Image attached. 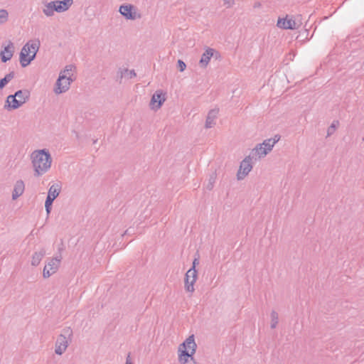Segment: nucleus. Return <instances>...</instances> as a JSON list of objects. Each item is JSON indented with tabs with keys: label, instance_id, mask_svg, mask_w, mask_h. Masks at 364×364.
I'll return each mask as SVG.
<instances>
[{
	"label": "nucleus",
	"instance_id": "f257e3e1",
	"mask_svg": "<svg viewBox=\"0 0 364 364\" xmlns=\"http://www.w3.org/2000/svg\"><path fill=\"white\" fill-rule=\"evenodd\" d=\"M34 176L38 177L46 173L50 168L52 157L46 149L36 150L31 155Z\"/></svg>",
	"mask_w": 364,
	"mask_h": 364
},
{
	"label": "nucleus",
	"instance_id": "f03ea898",
	"mask_svg": "<svg viewBox=\"0 0 364 364\" xmlns=\"http://www.w3.org/2000/svg\"><path fill=\"white\" fill-rule=\"evenodd\" d=\"M197 345L194 336H188L186 340L180 345L178 349V360L181 364H196L193 354L196 353Z\"/></svg>",
	"mask_w": 364,
	"mask_h": 364
},
{
	"label": "nucleus",
	"instance_id": "7ed1b4c3",
	"mask_svg": "<svg viewBox=\"0 0 364 364\" xmlns=\"http://www.w3.org/2000/svg\"><path fill=\"white\" fill-rule=\"evenodd\" d=\"M31 92L27 89L17 90L14 95H9L4 105L7 111L17 109L30 99Z\"/></svg>",
	"mask_w": 364,
	"mask_h": 364
},
{
	"label": "nucleus",
	"instance_id": "20e7f679",
	"mask_svg": "<svg viewBox=\"0 0 364 364\" xmlns=\"http://www.w3.org/2000/svg\"><path fill=\"white\" fill-rule=\"evenodd\" d=\"M45 8L43 13L48 17L53 16L54 12L62 13L68 11L73 4V0H55L48 3H43Z\"/></svg>",
	"mask_w": 364,
	"mask_h": 364
},
{
	"label": "nucleus",
	"instance_id": "39448f33",
	"mask_svg": "<svg viewBox=\"0 0 364 364\" xmlns=\"http://www.w3.org/2000/svg\"><path fill=\"white\" fill-rule=\"evenodd\" d=\"M197 257H195L193 261L191 268H190L185 274V289L188 292H193L195 290L194 284L196 281L198 273L196 267L199 264V255L197 254Z\"/></svg>",
	"mask_w": 364,
	"mask_h": 364
},
{
	"label": "nucleus",
	"instance_id": "423d86ee",
	"mask_svg": "<svg viewBox=\"0 0 364 364\" xmlns=\"http://www.w3.org/2000/svg\"><path fill=\"white\" fill-rule=\"evenodd\" d=\"M73 335V331L70 327L63 328V333L60 334L55 342V353L57 355H62L68 348V342L67 336L70 337Z\"/></svg>",
	"mask_w": 364,
	"mask_h": 364
},
{
	"label": "nucleus",
	"instance_id": "0eeeda50",
	"mask_svg": "<svg viewBox=\"0 0 364 364\" xmlns=\"http://www.w3.org/2000/svg\"><path fill=\"white\" fill-rule=\"evenodd\" d=\"M72 82L73 79L70 77H67L65 74L63 73V72H61L55 82L54 92L56 94L65 92L69 90L70 83Z\"/></svg>",
	"mask_w": 364,
	"mask_h": 364
},
{
	"label": "nucleus",
	"instance_id": "6e6552de",
	"mask_svg": "<svg viewBox=\"0 0 364 364\" xmlns=\"http://www.w3.org/2000/svg\"><path fill=\"white\" fill-rule=\"evenodd\" d=\"M166 93L164 92L162 90H156L152 95L150 102L149 107L153 110H158L161 107L164 102L166 101Z\"/></svg>",
	"mask_w": 364,
	"mask_h": 364
},
{
	"label": "nucleus",
	"instance_id": "1a4fd4ad",
	"mask_svg": "<svg viewBox=\"0 0 364 364\" xmlns=\"http://www.w3.org/2000/svg\"><path fill=\"white\" fill-rule=\"evenodd\" d=\"M61 258V256H59L49 259L48 264L43 269V276L44 278H48L57 272L60 264Z\"/></svg>",
	"mask_w": 364,
	"mask_h": 364
},
{
	"label": "nucleus",
	"instance_id": "9d476101",
	"mask_svg": "<svg viewBox=\"0 0 364 364\" xmlns=\"http://www.w3.org/2000/svg\"><path fill=\"white\" fill-rule=\"evenodd\" d=\"M119 11L127 20H135L141 18V14L136 13V7L132 4L120 6Z\"/></svg>",
	"mask_w": 364,
	"mask_h": 364
},
{
	"label": "nucleus",
	"instance_id": "9b49d317",
	"mask_svg": "<svg viewBox=\"0 0 364 364\" xmlns=\"http://www.w3.org/2000/svg\"><path fill=\"white\" fill-rule=\"evenodd\" d=\"M252 158L250 156H246L240 163V168L237 173V180H242L252 170Z\"/></svg>",
	"mask_w": 364,
	"mask_h": 364
},
{
	"label": "nucleus",
	"instance_id": "f8f14e48",
	"mask_svg": "<svg viewBox=\"0 0 364 364\" xmlns=\"http://www.w3.org/2000/svg\"><path fill=\"white\" fill-rule=\"evenodd\" d=\"M288 16H286V18H279L277 26L279 28H283V29H290V30H294L297 29L299 27V25L295 21V20L292 18H287Z\"/></svg>",
	"mask_w": 364,
	"mask_h": 364
},
{
	"label": "nucleus",
	"instance_id": "ddd939ff",
	"mask_svg": "<svg viewBox=\"0 0 364 364\" xmlns=\"http://www.w3.org/2000/svg\"><path fill=\"white\" fill-rule=\"evenodd\" d=\"M30 55H31V50L30 49L28 41L23 46L19 55V61L21 67L25 68L31 63H28Z\"/></svg>",
	"mask_w": 364,
	"mask_h": 364
},
{
	"label": "nucleus",
	"instance_id": "4468645a",
	"mask_svg": "<svg viewBox=\"0 0 364 364\" xmlns=\"http://www.w3.org/2000/svg\"><path fill=\"white\" fill-rule=\"evenodd\" d=\"M14 52V43L10 41L7 46L4 47V49L1 51L0 57L1 62L6 63L11 59Z\"/></svg>",
	"mask_w": 364,
	"mask_h": 364
},
{
	"label": "nucleus",
	"instance_id": "2eb2a0df",
	"mask_svg": "<svg viewBox=\"0 0 364 364\" xmlns=\"http://www.w3.org/2000/svg\"><path fill=\"white\" fill-rule=\"evenodd\" d=\"M214 53L218 54L214 49L208 48L203 53L200 60L199 61V65L201 68H206L210 58L213 56Z\"/></svg>",
	"mask_w": 364,
	"mask_h": 364
},
{
	"label": "nucleus",
	"instance_id": "dca6fc26",
	"mask_svg": "<svg viewBox=\"0 0 364 364\" xmlns=\"http://www.w3.org/2000/svg\"><path fill=\"white\" fill-rule=\"evenodd\" d=\"M218 112V109H213L209 111L205 124L206 129L211 128L215 124V119L217 118Z\"/></svg>",
	"mask_w": 364,
	"mask_h": 364
},
{
	"label": "nucleus",
	"instance_id": "f3484780",
	"mask_svg": "<svg viewBox=\"0 0 364 364\" xmlns=\"http://www.w3.org/2000/svg\"><path fill=\"white\" fill-rule=\"evenodd\" d=\"M25 185L22 180H18L16 182L14 190L12 192V199L16 200L19 196H21L24 191Z\"/></svg>",
	"mask_w": 364,
	"mask_h": 364
},
{
	"label": "nucleus",
	"instance_id": "a211bd4d",
	"mask_svg": "<svg viewBox=\"0 0 364 364\" xmlns=\"http://www.w3.org/2000/svg\"><path fill=\"white\" fill-rule=\"evenodd\" d=\"M41 43L38 39L34 41H29V46L31 50V55H29V59L28 63H31L36 56V53L39 50Z\"/></svg>",
	"mask_w": 364,
	"mask_h": 364
},
{
	"label": "nucleus",
	"instance_id": "6ab92c4d",
	"mask_svg": "<svg viewBox=\"0 0 364 364\" xmlns=\"http://www.w3.org/2000/svg\"><path fill=\"white\" fill-rule=\"evenodd\" d=\"M45 255L46 250L43 248H42L39 252H34L32 257L31 265L35 267L38 266Z\"/></svg>",
	"mask_w": 364,
	"mask_h": 364
},
{
	"label": "nucleus",
	"instance_id": "aec40b11",
	"mask_svg": "<svg viewBox=\"0 0 364 364\" xmlns=\"http://www.w3.org/2000/svg\"><path fill=\"white\" fill-rule=\"evenodd\" d=\"M61 190V186L59 184H53L52 185L48 193L47 197H50L53 200H55L60 194Z\"/></svg>",
	"mask_w": 364,
	"mask_h": 364
},
{
	"label": "nucleus",
	"instance_id": "412c9836",
	"mask_svg": "<svg viewBox=\"0 0 364 364\" xmlns=\"http://www.w3.org/2000/svg\"><path fill=\"white\" fill-rule=\"evenodd\" d=\"M264 146L262 151L260 152L262 155H267L270 151H272L273 146L275 144H273L272 140L271 139H267L264 140L262 143Z\"/></svg>",
	"mask_w": 364,
	"mask_h": 364
},
{
	"label": "nucleus",
	"instance_id": "4be33fe9",
	"mask_svg": "<svg viewBox=\"0 0 364 364\" xmlns=\"http://www.w3.org/2000/svg\"><path fill=\"white\" fill-rule=\"evenodd\" d=\"M125 74L129 76V78L132 79L134 77H136V74L134 71V70H128V69H119V70L117 73V77L122 79L124 76H125Z\"/></svg>",
	"mask_w": 364,
	"mask_h": 364
},
{
	"label": "nucleus",
	"instance_id": "5701e85b",
	"mask_svg": "<svg viewBox=\"0 0 364 364\" xmlns=\"http://www.w3.org/2000/svg\"><path fill=\"white\" fill-rule=\"evenodd\" d=\"M15 73L14 71L6 74L4 77L0 79V90L3 89L14 77Z\"/></svg>",
	"mask_w": 364,
	"mask_h": 364
},
{
	"label": "nucleus",
	"instance_id": "b1692460",
	"mask_svg": "<svg viewBox=\"0 0 364 364\" xmlns=\"http://www.w3.org/2000/svg\"><path fill=\"white\" fill-rule=\"evenodd\" d=\"M9 20V12L4 9H0V25L6 23Z\"/></svg>",
	"mask_w": 364,
	"mask_h": 364
},
{
	"label": "nucleus",
	"instance_id": "393cba45",
	"mask_svg": "<svg viewBox=\"0 0 364 364\" xmlns=\"http://www.w3.org/2000/svg\"><path fill=\"white\" fill-rule=\"evenodd\" d=\"M278 314L275 311L271 312V328H275L278 323Z\"/></svg>",
	"mask_w": 364,
	"mask_h": 364
},
{
	"label": "nucleus",
	"instance_id": "a878e982",
	"mask_svg": "<svg viewBox=\"0 0 364 364\" xmlns=\"http://www.w3.org/2000/svg\"><path fill=\"white\" fill-rule=\"evenodd\" d=\"M53 201H54V200H53L50 197H47L46 199L45 208H46V213L48 215L51 212Z\"/></svg>",
	"mask_w": 364,
	"mask_h": 364
},
{
	"label": "nucleus",
	"instance_id": "bb28decb",
	"mask_svg": "<svg viewBox=\"0 0 364 364\" xmlns=\"http://www.w3.org/2000/svg\"><path fill=\"white\" fill-rule=\"evenodd\" d=\"M264 147L262 144H257L255 149H252V154L259 156V158L264 157L266 155H262L260 152L262 151Z\"/></svg>",
	"mask_w": 364,
	"mask_h": 364
},
{
	"label": "nucleus",
	"instance_id": "cd10ccee",
	"mask_svg": "<svg viewBox=\"0 0 364 364\" xmlns=\"http://www.w3.org/2000/svg\"><path fill=\"white\" fill-rule=\"evenodd\" d=\"M338 124V121H334L331 125L328 128V130H327V136H330L331 135H332L334 132L336 131V127H337V125Z\"/></svg>",
	"mask_w": 364,
	"mask_h": 364
},
{
	"label": "nucleus",
	"instance_id": "c85d7f7f",
	"mask_svg": "<svg viewBox=\"0 0 364 364\" xmlns=\"http://www.w3.org/2000/svg\"><path fill=\"white\" fill-rule=\"evenodd\" d=\"M215 179H216V174L215 173H213L212 175H210V178H209V182L207 185V189L210 191L213 189V184L215 183Z\"/></svg>",
	"mask_w": 364,
	"mask_h": 364
},
{
	"label": "nucleus",
	"instance_id": "c756f323",
	"mask_svg": "<svg viewBox=\"0 0 364 364\" xmlns=\"http://www.w3.org/2000/svg\"><path fill=\"white\" fill-rule=\"evenodd\" d=\"M177 68L180 72H183L186 68V63L182 60H178L177 61Z\"/></svg>",
	"mask_w": 364,
	"mask_h": 364
},
{
	"label": "nucleus",
	"instance_id": "7c9ffc66",
	"mask_svg": "<svg viewBox=\"0 0 364 364\" xmlns=\"http://www.w3.org/2000/svg\"><path fill=\"white\" fill-rule=\"evenodd\" d=\"M75 68V67L73 65H66L65 70H63V73L72 71Z\"/></svg>",
	"mask_w": 364,
	"mask_h": 364
},
{
	"label": "nucleus",
	"instance_id": "2f4dec72",
	"mask_svg": "<svg viewBox=\"0 0 364 364\" xmlns=\"http://www.w3.org/2000/svg\"><path fill=\"white\" fill-rule=\"evenodd\" d=\"M280 135L276 134L274 138H270L272 140L273 144H276L280 139Z\"/></svg>",
	"mask_w": 364,
	"mask_h": 364
},
{
	"label": "nucleus",
	"instance_id": "473e14b6",
	"mask_svg": "<svg viewBox=\"0 0 364 364\" xmlns=\"http://www.w3.org/2000/svg\"><path fill=\"white\" fill-rule=\"evenodd\" d=\"M129 355H128V358H127L126 364H134L132 362H131L129 360Z\"/></svg>",
	"mask_w": 364,
	"mask_h": 364
},
{
	"label": "nucleus",
	"instance_id": "72a5a7b5",
	"mask_svg": "<svg viewBox=\"0 0 364 364\" xmlns=\"http://www.w3.org/2000/svg\"><path fill=\"white\" fill-rule=\"evenodd\" d=\"M124 234H129V230H127L124 232Z\"/></svg>",
	"mask_w": 364,
	"mask_h": 364
},
{
	"label": "nucleus",
	"instance_id": "f704fd0d",
	"mask_svg": "<svg viewBox=\"0 0 364 364\" xmlns=\"http://www.w3.org/2000/svg\"><path fill=\"white\" fill-rule=\"evenodd\" d=\"M97 139H95V140H93V144H96V143H97Z\"/></svg>",
	"mask_w": 364,
	"mask_h": 364
},
{
	"label": "nucleus",
	"instance_id": "c9c22d12",
	"mask_svg": "<svg viewBox=\"0 0 364 364\" xmlns=\"http://www.w3.org/2000/svg\"><path fill=\"white\" fill-rule=\"evenodd\" d=\"M259 5H260V4H259V3H257V4H255V6H259Z\"/></svg>",
	"mask_w": 364,
	"mask_h": 364
}]
</instances>
